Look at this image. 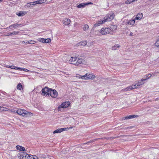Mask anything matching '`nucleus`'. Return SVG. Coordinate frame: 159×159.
<instances>
[{
    "label": "nucleus",
    "mask_w": 159,
    "mask_h": 159,
    "mask_svg": "<svg viewBox=\"0 0 159 159\" xmlns=\"http://www.w3.org/2000/svg\"><path fill=\"white\" fill-rule=\"evenodd\" d=\"M114 16L115 15L114 13H111L109 14H108L104 18L103 20H100L98 22V23L95 24H94V26L95 27L98 26L106 21H110L113 19Z\"/></svg>",
    "instance_id": "nucleus-1"
},
{
    "label": "nucleus",
    "mask_w": 159,
    "mask_h": 159,
    "mask_svg": "<svg viewBox=\"0 0 159 159\" xmlns=\"http://www.w3.org/2000/svg\"><path fill=\"white\" fill-rule=\"evenodd\" d=\"M84 61V60L83 59L76 57H71L69 61L70 63L75 65L76 66H78L80 64L83 63Z\"/></svg>",
    "instance_id": "nucleus-2"
},
{
    "label": "nucleus",
    "mask_w": 159,
    "mask_h": 159,
    "mask_svg": "<svg viewBox=\"0 0 159 159\" xmlns=\"http://www.w3.org/2000/svg\"><path fill=\"white\" fill-rule=\"evenodd\" d=\"M16 112L19 115H21L24 117H29L33 115V114L30 112L21 109H18Z\"/></svg>",
    "instance_id": "nucleus-3"
},
{
    "label": "nucleus",
    "mask_w": 159,
    "mask_h": 159,
    "mask_svg": "<svg viewBox=\"0 0 159 159\" xmlns=\"http://www.w3.org/2000/svg\"><path fill=\"white\" fill-rule=\"evenodd\" d=\"M17 156L19 159H31L33 155L25 152H20L17 154Z\"/></svg>",
    "instance_id": "nucleus-4"
},
{
    "label": "nucleus",
    "mask_w": 159,
    "mask_h": 159,
    "mask_svg": "<svg viewBox=\"0 0 159 159\" xmlns=\"http://www.w3.org/2000/svg\"><path fill=\"white\" fill-rule=\"evenodd\" d=\"M100 33L102 35H105L111 33V30L109 28H102L100 30Z\"/></svg>",
    "instance_id": "nucleus-5"
},
{
    "label": "nucleus",
    "mask_w": 159,
    "mask_h": 159,
    "mask_svg": "<svg viewBox=\"0 0 159 159\" xmlns=\"http://www.w3.org/2000/svg\"><path fill=\"white\" fill-rule=\"evenodd\" d=\"M51 90V89H50L48 87H46L42 89L41 91L42 93V95L44 96L45 95H49V92L50 90Z\"/></svg>",
    "instance_id": "nucleus-6"
},
{
    "label": "nucleus",
    "mask_w": 159,
    "mask_h": 159,
    "mask_svg": "<svg viewBox=\"0 0 159 159\" xmlns=\"http://www.w3.org/2000/svg\"><path fill=\"white\" fill-rule=\"evenodd\" d=\"M52 98H56L58 96V93L55 89H51L49 92V94Z\"/></svg>",
    "instance_id": "nucleus-7"
},
{
    "label": "nucleus",
    "mask_w": 159,
    "mask_h": 159,
    "mask_svg": "<svg viewBox=\"0 0 159 159\" xmlns=\"http://www.w3.org/2000/svg\"><path fill=\"white\" fill-rule=\"evenodd\" d=\"M21 24H19L17 23H16L12 25H11L9 27H7L6 28V29L7 30L9 29H14V28L18 27H19L21 26Z\"/></svg>",
    "instance_id": "nucleus-8"
},
{
    "label": "nucleus",
    "mask_w": 159,
    "mask_h": 159,
    "mask_svg": "<svg viewBox=\"0 0 159 159\" xmlns=\"http://www.w3.org/2000/svg\"><path fill=\"white\" fill-rule=\"evenodd\" d=\"M72 127H70V128H60L59 129H57L54 131L53 132V134L60 133L63 131H66L67 129H69L72 128Z\"/></svg>",
    "instance_id": "nucleus-9"
},
{
    "label": "nucleus",
    "mask_w": 159,
    "mask_h": 159,
    "mask_svg": "<svg viewBox=\"0 0 159 159\" xmlns=\"http://www.w3.org/2000/svg\"><path fill=\"white\" fill-rule=\"evenodd\" d=\"M138 117V116L137 115H129L123 118L122 120H129L131 119L137 118Z\"/></svg>",
    "instance_id": "nucleus-10"
},
{
    "label": "nucleus",
    "mask_w": 159,
    "mask_h": 159,
    "mask_svg": "<svg viewBox=\"0 0 159 159\" xmlns=\"http://www.w3.org/2000/svg\"><path fill=\"white\" fill-rule=\"evenodd\" d=\"M137 88L136 85H132V86H129L127 88L123 89L122 90L124 91H130L132 89Z\"/></svg>",
    "instance_id": "nucleus-11"
},
{
    "label": "nucleus",
    "mask_w": 159,
    "mask_h": 159,
    "mask_svg": "<svg viewBox=\"0 0 159 159\" xmlns=\"http://www.w3.org/2000/svg\"><path fill=\"white\" fill-rule=\"evenodd\" d=\"M62 21L63 24L65 25H68L70 23V20L67 18L64 19Z\"/></svg>",
    "instance_id": "nucleus-12"
},
{
    "label": "nucleus",
    "mask_w": 159,
    "mask_h": 159,
    "mask_svg": "<svg viewBox=\"0 0 159 159\" xmlns=\"http://www.w3.org/2000/svg\"><path fill=\"white\" fill-rule=\"evenodd\" d=\"M146 80V79H142L140 81H139L137 84H135L137 88H139L140 86L142 85L143 83V81Z\"/></svg>",
    "instance_id": "nucleus-13"
},
{
    "label": "nucleus",
    "mask_w": 159,
    "mask_h": 159,
    "mask_svg": "<svg viewBox=\"0 0 159 159\" xmlns=\"http://www.w3.org/2000/svg\"><path fill=\"white\" fill-rule=\"evenodd\" d=\"M87 44V42L86 41H83L77 44L78 46H84Z\"/></svg>",
    "instance_id": "nucleus-14"
},
{
    "label": "nucleus",
    "mask_w": 159,
    "mask_h": 159,
    "mask_svg": "<svg viewBox=\"0 0 159 159\" xmlns=\"http://www.w3.org/2000/svg\"><path fill=\"white\" fill-rule=\"evenodd\" d=\"M16 148L17 150H19L20 151H24L25 150V148L19 145H17Z\"/></svg>",
    "instance_id": "nucleus-15"
},
{
    "label": "nucleus",
    "mask_w": 159,
    "mask_h": 159,
    "mask_svg": "<svg viewBox=\"0 0 159 159\" xmlns=\"http://www.w3.org/2000/svg\"><path fill=\"white\" fill-rule=\"evenodd\" d=\"M135 19L129 20L127 22V25H133L135 23Z\"/></svg>",
    "instance_id": "nucleus-16"
},
{
    "label": "nucleus",
    "mask_w": 159,
    "mask_h": 159,
    "mask_svg": "<svg viewBox=\"0 0 159 159\" xmlns=\"http://www.w3.org/2000/svg\"><path fill=\"white\" fill-rule=\"evenodd\" d=\"M95 78V76L93 75L88 73L87 78L93 79Z\"/></svg>",
    "instance_id": "nucleus-17"
},
{
    "label": "nucleus",
    "mask_w": 159,
    "mask_h": 159,
    "mask_svg": "<svg viewBox=\"0 0 159 159\" xmlns=\"http://www.w3.org/2000/svg\"><path fill=\"white\" fill-rule=\"evenodd\" d=\"M143 17V15L142 13H139L138 14L136 17L135 18V20H140Z\"/></svg>",
    "instance_id": "nucleus-18"
},
{
    "label": "nucleus",
    "mask_w": 159,
    "mask_h": 159,
    "mask_svg": "<svg viewBox=\"0 0 159 159\" xmlns=\"http://www.w3.org/2000/svg\"><path fill=\"white\" fill-rule=\"evenodd\" d=\"M39 159H49L48 157H46V156L43 154H40L39 156Z\"/></svg>",
    "instance_id": "nucleus-19"
},
{
    "label": "nucleus",
    "mask_w": 159,
    "mask_h": 159,
    "mask_svg": "<svg viewBox=\"0 0 159 159\" xmlns=\"http://www.w3.org/2000/svg\"><path fill=\"white\" fill-rule=\"evenodd\" d=\"M26 14L25 11H20L19 13H16V15L19 16H22Z\"/></svg>",
    "instance_id": "nucleus-20"
},
{
    "label": "nucleus",
    "mask_w": 159,
    "mask_h": 159,
    "mask_svg": "<svg viewBox=\"0 0 159 159\" xmlns=\"http://www.w3.org/2000/svg\"><path fill=\"white\" fill-rule=\"evenodd\" d=\"M86 5V3H82L78 5L77 7L78 8H84Z\"/></svg>",
    "instance_id": "nucleus-21"
},
{
    "label": "nucleus",
    "mask_w": 159,
    "mask_h": 159,
    "mask_svg": "<svg viewBox=\"0 0 159 159\" xmlns=\"http://www.w3.org/2000/svg\"><path fill=\"white\" fill-rule=\"evenodd\" d=\"M43 3H44V0L36 1L32 2V3H35L36 4Z\"/></svg>",
    "instance_id": "nucleus-22"
},
{
    "label": "nucleus",
    "mask_w": 159,
    "mask_h": 159,
    "mask_svg": "<svg viewBox=\"0 0 159 159\" xmlns=\"http://www.w3.org/2000/svg\"><path fill=\"white\" fill-rule=\"evenodd\" d=\"M111 30V32L114 31L116 30L117 29V26L115 25H112L110 28Z\"/></svg>",
    "instance_id": "nucleus-23"
},
{
    "label": "nucleus",
    "mask_w": 159,
    "mask_h": 159,
    "mask_svg": "<svg viewBox=\"0 0 159 159\" xmlns=\"http://www.w3.org/2000/svg\"><path fill=\"white\" fill-rule=\"evenodd\" d=\"M120 47V46L118 44H116L114 46L112 47V50H116L117 49V48H119Z\"/></svg>",
    "instance_id": "nucleus-24"
},
{
    "label": "nucleus",
    "mask_w": 159,
    "mask_h": 159,
    "mask_svg": "<svg viewBox=\"0 0 159 159\" xmlns=\"http://www.w3.org/2000/svg\"><path fill=\"white\" fill-rule=\"evenodd\" d=\"M17 88L19 90H21L22 89V85L21 83H19L18 84L17 86Z\"/></svg>",
    "instance_id": "nucleus-25"
},
{
    "label": "nucleus",
    "mask_w": 159,
    "mask_h": 159,
    "mask_svg": "<svg viewBox=\"0 0 159 159\" xmlns=\"http://www.w3.org/2000/svg\"><path fill=\"white\" fill-rule=\"evenodd\" d=\"M36 43V41L33 40H31L30 41H27L26 42V43H28L33 44H34Z\"/></svg>",
    "instance_id": "nucleus-26"
},
{
    "label": "nucleus",
    "mask_w": 159,
    "mask_h": 159,
    "mask_svg": "<svg viewBox=\"0 0 159 159\" xmlns=\"http://www.w3.org/2000/svg\"><path fill=\"white\" fill-rule=\"evenodd\" d=\"M83 29L84 31L88 30L89 29L88 25L87 24H85L84 26Z\"/></svg>",
    "instance_id": "nucleus-27"
},
{
    "label": "nucleus",
    "mask_w": 159,
    "mask_h": 159,
    "mask_svg": "<svg viewBox=\"0 0 159 159\" xmlns=\"http://www.w3.org/2000/svg\"><path fill=\"white\" fill-rule=\"evenodd\" d=\"M64 104L65 108L68 107L70 105V103L69 102H64Z\"/></svg>",
    "instance_id": "nucleus-28"
},
{
    "label": "nucleus",
    "mask_w": 159,
    "mask_h": 159,
    "mask_svg": "<svg viewBox=\"0 0 159 159\" xmlns=\"http://www.w3.org/2000/svg\"><path fill=\"white\" fill-rule=\"evenodd\" d=\"M155 46L158 48H159V38L156 41L155 43Z\"/></svg>",
    "instance_id": "nucleus-29"
},
{
    "label": "nucleus",
    "mask_w": 159,
    "mask_h": 159,
    "mask_svg": "<svg viewBox=\"0 0 159 159\" xmlns=\"http://www.w3.org/2000/svg\"><path fill=\"white\" fill-rule=\"evenodd\" d=\"M133 2V0H126L125 3L126 4H128L131 3Z\"/></svg>",
    "instance_id": "nucleus-30"
},
{
    "label": "nucleus",
    "mask_w": 159,
    "mask_h": 159,
    "mask_svg": "<svg viewBox=\"0 0 159 159\" xmlns=\"http://www.w3.org/2000/svg\"><path fill=\"white\" fill-rule=\"evenodd\" d=\"M64 105H65L64 102H63L62 103L61 105H59V106L58 107V108H65V106Z\"/></svg>",
    "instance_id": "nucleus-31"
},
{
    "label": "nucleus",
    "mask_w": 159,
    "mask_h": 159,
    "mask_svg": "<svg viewBox=\"0 0 159 159\" xmlns=\"http://www.w3.org/2000/svg\"><path fill=\"white\" fill-rule=\"evenodd\" d=\"M88 73L85 74L84 75L82 76L81 77V78L82 79H87V75Z\"/></svg>",
    "instance_id": "nucleus-32"
},
{
    "label": "nucleus",
    "mask_w": 159,
    "mask_h": 159,
    "mask_svg": "<svg viewBox=\"0 0 159 159\" xmlns=\"http://www.w3.org/2000/svg\"><path fill=\"white\" fill-rule=\"evenodd\" d=\"M12 33L13 35H17L18 33H19V31H14L13 32H12Z\"/></svg>",
    "instance_id": "nucleus-33"
},
{
    "label": "nucleus",
    "mask_w": 159,
    "mask_h": 159,
    "mask_svg": "<svg viewBox=\"0 0 159 159\" xmlns=\"http://www.w3.org/2000/svg\"><path fill=\"white\" fill-rule=\"evenodd\" d=\"M45 43H48L50 42L51 41V39L49 38H48L46 39H45Z\"/></svg>",
    "instance_id": "nucleus-34"
},
{
    "label": "nucleus",
    "mask_w": 159,
    "mask_h": 159,
    "mask_svg": "<svg viewBox=\"0 0 159 159\" xmlns=\"http://www.w3.org/2000/svg\"><path fill=\"white\" fill-rule=\"evenodd\" d=\"M39 41L40 42H41L42 43H45V39H44L43 38L40 39Z\"/></svg>",
    "instance_id": "nucleus-35"
},
{
    "label": "nucleus",
    "mask_w": 159,
    "mask_h": 159,
    "mask_svg": "<svg viewBox=\"0 0 159 159\" xmlns=\"http://www.w3.org/2000/svg\"><path fill=\"white\" fill-rule=\"evenodd\" d=\"M8 68H10L11 69H16V67L13 66H9Z\"/></svg>",
    "instance_id": "nucleus-36"
},
{
    "label": "nucleus",
    "mask_w": 159,
    "mask_h": 159,
    "mask_svg": "<svg viewBox=\"0 0 159 159\" xmlns=\"http://www.w3.org/2000/svg\"><path fill=\"white\" fill-rule=\"evenodd\" d=\"M31 159H39V157L38 158L36 156H33Z\"/></svg>",
    "instance_id": "nucleus-37"
},
{
    "label": "nucleus",
    "mask_w": 159,
    "mask_h": 159,
    "mask_svg": "<svg viewBox=\"0 0 159 159\" xmlns=\"http://www.w3.org/2000/svg\"><path fill=\"white\" fill-rule=\"evenodd\" d=\"M147 76V78L146 79V80L152 76L151 75V74H148L147 75H146Z\"/></svg>",
    "instance_id": "nucleus-38"
},
{
    "label": "nucleus",
    "mask_w": 159,
    "mask_h": 159,
    "mask_svg": "<svg viewBox=\"0 0 159 159\" xmlns=\"http://www.w3.org/2000/svg\"><path fill=\"white\" fill-rule=\"evenodd\" d=\"M16 70H23V68L16 67Z\"/></svg>",
    "instance_id": "nucleus-39"
},
{
    "label": "nucleus",
    "mask_w": 159,
    "mask_h": 159,
    "mask_svg": "<svg viewBox=\"0 0 159 159\" xmlns=\"http://www.w3.org/2000/svg\"><path fill=\"white\" fill-rule=\"evenodd\" d=\"M32 5V4L31 3V2L28 3L27 4V7H31Z\"/></svg>",
    "instance_id": "nucleus-40"
},
{
    "label": "nucleus",
    "mask_w": 159,
    "mask_h": 159,
    "mask_svg": "<svg viewBox=\"0 0 159 159\" xmlns=\"http://www.w3.org/2000/svg\"><path fill=\"white\" fill-rule=\"evenodd\" d=\"M11 35H13L12 32L8 33L6 35L7 36H11Z\"/></svg>",
    "instance_id": "nucleus-41"
},
{
    "label": "nucleus",
    "mask_w": 159,
    "mask_h": 159,
    "mask_svg": "<svg viewBox=\"0 0 159 159\" xmlns=\"http://www.w3.org/2000/svg\"><path fill=\"white\" fill-rule=\"evenodd\" d=\"M23 70L25 72H28L29 71L28 70L25 68H23Z\"/></svg>",
    "instance_id": "nucleus-42"
},
{
    "label": "nucleus",
    "mask_w": 159,
    "mask_h": 159,
    "mask_svg": "<svg viewBox=\"0 0 159 159\" xmlns=\"http://www.w3.org/2000/svg\"><path fill=\"white\" fill-rule=\"evenodd\" d=\"M93 3L91 2H88L86 3V5H89L90 4H93Z\"/></svg>",
    "instance_id": "nucleus-43"
},
{
    "label": "nucleus",
    "mask_w": 159,
    "mask_h": 159,
    "mask_svg": "<svg viewBox=\"0 0 159 159\" xmlns=\"http://www.w3.org/2000/svg\"><path fill=\"white\" fill-rule=\"evenodd\" d=\"M132 128V127L131 126H130V127H127L125 129H131Z\"/></svg>",
    "instance_id": "nucleus-44"
},
{
    "label": "nucleus",
    "mask_w": 159,
    "mask_h": 159,
    "mask_svg": "<svg viewBox=\"0 0 159 159\" xmlns=\"http://www.w3.org/2000/svg\"><path fill=\"white\" fill-rule=\"evenodd\" d=\"M129 36H133V33H132L131 32L130 33V34H129Z\"/></svg>",
    "instance_id": "nucleus-45"
},
{
    "label": "nucleus",
    "mask_w": 159,
    "mask_h": 159,
    "mask_svg": "<svg viewBox=\"0 0 159 159\" xmlns=\"http://www.w3.org/2000/svg\"><path fill=\"white\" fill-rule=\"evenodd\" d=\"M31 3L32 4V5H36V4L35 3H32V2H31Z\"/></svg>",
    "instance_id": "nucleus-46"
},
{
    "label": "nucleus",
    "mask_w": 159,
    "mask_h": 159,
    "mask_svg": "<svg viewBox=\"0 0 159 159\" xmlns=\"http://www.w3.org/2000/svg\"><path fill=\"white\" fill-rule=\"evenodd\" d=\"M26 42H25V41H23L22 42L23 43H26Z\"/></svg>",
    "instance_id": "nucleus-47"
},
{
    "label": "nucleus",
    "mask_w": 159,
    "mask_h": 159,
    "mask_svg": "<svg viewBox=\"0 0 159 159\" xmlns=\"http://www.w3.org/2000/svg\"><path fill=\"white\" fill-rule=\"evenodd\" d=\"M97 139H94V141L96 140H97Z\"/></svg>",
    "instance_id": "nucleus-48"
},
{
    "label": "nucleus",
    "mask_w": 159,
    "mask_h": 159,
    "mask_svg": "<svg viewBox=\"0 0 159 159\" xmlns=\"http://www.w3.org/2000/svg\"><path fill=\"white\" fill-rule=\"evenodd\" d=\"M3 0H0V2H1Z\"/></svg>",
    "instance_id": "nucleus-49"
},
{
    "label": "nucleus",
    "mask_w": 159,
    "mask_h": 159,
    "mask_svg": "<svg viewBox=\"0 0 159 159\" xmlns=\"http://www.w3.org/2000/svg\"><path fill=\"white\" fill-rule=\"evenodd\" d=\"M137 0H133V2L137 1Z\"/></svg>",
    "instance_id": "nucleus-50"
},
{
    "label": "nucleus",
    "mask_w": 159,
    "mask_h": 159,
    "mask_svg": "<svg viewBox=\"0 0 159 159\" xmlns=\"http://www.w3.org/2000/svg\"><path fill=\"white\" fill-rule=\"evenodd\" d=\"M1 107H0V110H1Z\"/></svg>",
    "instance_id": "nucleus-51"
},
{
    "label": "nucleus",
    "mask_w": 159,
    "mask_h": 159,
    "mask_svg": "<svg viewBox=\"0 0 159 159\" xmlns=\"http://www.w3.org/2000/svg\"><path fill=\"white\" fill-rule=\"evenodd\" d=\"M93 141H92V142H93Z\"/></svg>",
    "instance_id": "nucleus-52"
}]
</instances>
